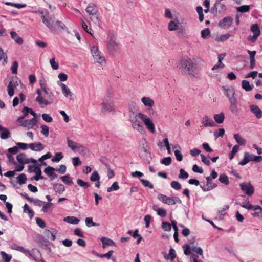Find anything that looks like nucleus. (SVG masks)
<instances>
[{
  "label": "nucleus",
  "instance_id": "338daca9",
  "mask_svg": "<svg viewBox=\"0 0 262 262\" xmlns=\"http://www.w3.org/2000/svg\"><path fill=\"white\" fill-rule=\"evenodd\" d=\"M41 129V133L45 137L49 136V127L46 125H41L40 126Z\"/></svg>",
  "mask_w": 262,
  "mask_h": 262
},
{
  "label": "nucleus",
  "instance_id": "5fc2aeb1",
  "mask_svg": "<svg viewBox=\"0 0 262 262\" xmlns=\"http://www.w3.org/2000/svg\"><path fill=\"white\" fill-rule=\"evenodd\" d=\"M100 177L97 171H94L90 177V180L92 182L98 181L100 180Z\"/></svg>",
  "mask_w": 262,
  "mask_h": 262
},
{
  "label": "nucleus",
  "instance_id": "69168bd1",
  "mask_svg": "<svg viewBox=\"0 0 262 262\" xmlns=\"http://www.w3.org/2000/svg\"><path fill=\"white\" fill-rule=\"evenodd\" d=\"M36 222L37 225L41 228L43 229L46 227V223L45 221L41 218H36Z\"/></svg>",
  "mask_w": 262,
  "mask_h": 262
},
{
  "label": "nucleus",
  "instance_id": "2eb2a0df",
  "mask_svg": "<svg viewBox=\"0 0 262 262\" xmlns=\"http://www.w3.org/2000/svg\"><path fill=\"white\" fill-rule=\"evenodd\" d=\"M16 159L18 162L21 164H27L29 163H36L37 160L32 158H27L26 155L24 153H21L18 155L16 157Z\"/></svg>",
  "mask_w": 262,
  "mask_h": 262
},
{
  "label": "nucleus",
  "instance_id": "c9c22d12",
  "mask_svg": "<svg viewBox=\"0 0 262 262\" xmlns=\"http://www.w3.org/2000/svg\"><path fill=\"white\" fill-rule=\"evenodd\" d=\"M52 206V203L51 202H44L42 206L41 211L44 213L50 214L52 210L51 209Z\"/></svg>",
  "mask_w": 262,
  "mask_h": 262
},
{
  "label": "nucleus",
  "instance_id": "603ef678",
  "mask_svg": "<svg viewBox=\"0 0 262 262\" xmlns=\"http://www.w3.org/2000/svg\"><path fill=\"white\" fill-rule=\"evenodd\" d=\"M61 179L66 184H68L69 185H72L74 183L73 182L70 180V177L69 175H65L61 177Z\"/></svg>",
  "mask_w": 262,
  "mask_h": 262
},
{
  "label": "nucleus",
  "instance_id": "4d7b16f0",
  "mask_svg": "<svg viewBox=\"0 0 262 262\" xmlns=\"http://www.w3.org/2000/svg\"><path fill=\"white\" fill-rule=\"evenodd\" d=\"M140 180L144 187H148L150 189L154 188V185L148 180L143 179H140Z\"/></svg>",
  "mask_w": 262,
  "mask_h": 262
},
{
  "label": "nucleus",
  "instance_id": "a19ab883",
  "mask_svg": "<svg viewBox=\"0 0 262 262\" xmlns=\"http://www.w3.org/2000/svg\"><path fill=\"white\" fill-rule=\"evenodd\" d=\"M85 222L86 226L89 228L99 226V224L94 222L93 221L92 218L91 217H86L85 219Z\"/></svg>",
  "mask_w": 262,
  "mask_h": 262
},
{
  "label": "nucleus",
  "instance_id": "49530a36",
  "mask_svg": "<svg viewBox=\"0 0 262 262\" xmlns=\"http://www.w3.org/2000/svg\"><path fill=\"white\" fill-rule=\"evenodd\" d=\"M177 13L175 12L174 13H172L170 9L168 8H166L164 11V16L165 18L167 19H172L173 17H174V15Z\"/></svg>",
  "mask_w": 262,
  "mask_h": 262
},
{
  "label": "nucleus",
  "instance_id": "a211bd4d",
  "mask_svg": "<svg viewBox=\"0 0 262 262\" xmlns=\"http://www.w3.org/2000/svg\"><path fill=\"white\" fill-rule=\"evenodd\" d=\"M201 123L204 127H213L215 125V122L208 116L205 115L201 120Z\"/></svg>",
  "mask_w": 262,
  "mask_h": 262
},
{
  "label": "nucleus",
  "instance_id": "20e7f679",
  "mask_svg": "<svg viewBox=\"0 0 262 262\" xmlns=\"http://www.w3.org/2000/svg\"><path fill=\"white\" fill-rule=\"evenodd\" d=\"M113 94L111 91H107L101 103V112L103 113H111L115 111L113 101Z\"/></svg>",
  "mask_w": 262,
  "mask_h": 262
},
{
  "label": "nucleus",
  "instance_id": "f257e3e1",
  "mask_svg": "<svg viewBox=\"0 0 262 262\" xmlns=\"http://www.w3.org/2000/svg\"><path fill=\"white\" fill-rule=\"evenodd\" d=\"M129 120L132 127L141 134L145 132L142 123L150 133L154 134L156 132L155 125L152 120L145 114L137 111H130Z\"/></svg>",
  "mask_w": 262,
  "mask_h": 262
},
{
  "label": "nucleus",
  "instance_id": "f704fd0d",
  "mask_svg": "<svg viewBox=\"0 0 262 262\" xmlns=\"http://www.w3.org/2000/svg\"><path fill=\"white\" fill-rule=\"evenodd\" d=\"M53 189L56 193L62 194L65 191V187L61 184H53Z\"/></svg>",
  "mask_w": 262,
  "mask_h": 262
},
{
  "label": "nucleus",
  "instance_id": "e2e57ef3",
  "mask_svg": "<svg viewBox=\"0 0 262 262\" xmlns=\"http://www.w3.org/2000/svg\"><path fill=\"white\" fill-rule=\"evenodd\" d=\"M225 134V130L224 128H220L217 131L214 132V136L215 139L219 137H222Z\"/></svg>",
  "mask_w": 262,
  "mask_h": 262
},
{
  "label": "nucleus",
  "instance_id": "c756f323",
  "mask_svg": "<svg viewBox=\"0 0 262 262\" xmlns=\"http://www.w3.org/2000/svg\"><path fill=\"white\" fill-rule=\"evenodd\" d=\"M140 155L141 157L147 161H149V159L151 158L150 152L144 147L141 149Z\"/></svg>",
  "mask_w": 262,
  "mask_h": 262
},
{
  "label": "nucleus",
  "instance_id": "393cba45",
  "mask_svg": "<svg viewBox=\"0 0 262 262\" xmlns=\"http://www.w3.org/2000/svg\"><path fill=\"white\" fill-rule=\"evenodd\" d=\"M229 101L230 103L229 109L230 111L233 114H237L238 112L237 99H232Z\"/></svg>",
  "mask_w": 262,
  "mask_h": 262
},
{
  "label": "nucleus",
  "instance_id": "de8ad7c7",
  "mask_svg": "<svg viewBox=\"0 0 262 262\" xmlns=\"http://www.w3.org/2000/svg\"><path fill=\"white\" fill-rule=\"evenodd\" d=\"M0 254L4 262H10L12 259L11 255L8 254L4 251H1Z\"/></svg>",
  "mask_w": 262,
  "mask_h": 262
},
{
  "label": "nucleus",
  "instance_id": "6e6d98bb",
  "mask_svg": "<svg viewBox=\"0 0 262 262\" xmlns=\"http://www.w3.org/2000/svg\"><path fill=\"white\" fill-rule=\"evenodd\" d=\"M63 158V155L61 152H56L55 156L52 158V161L58 162Z\"/></svg>",
  "mask_w": 262,
  "mask_h": 262
},
{
  "label": "nucleus",
  "instance_id": "f3484780",
  "mask_svg": "<svg viewBox=\"0 0 262 262\" xmlns=\"http://www.w3.org/2000/svg\"><path fill=\"white\" fill-rule=\"evenodd\" d=\"M43 92V97L44 100L48 102L49 104H51L53 99V94L49 88L42 90Z\"/></svg>",
  "mask_w": 262,
  "mask_h": 262
},
{
  "label": "nucleus",
  "instance_id": "e433bc0d",
  "mask_svg": "<svg viewBox=\"0 0 262 262\" xmlns=\"http://www.w3.org/2000/svg\"><path fill=\"white\" fill-rule=\"evenodd\" d=\"M234 138L236 142L240 145H245L246 143V140L239 134H235L234 135Z\"/></svg>",
  "mask_w": 262,
  "mask_h": 262
},
{
  "label": "nucleus",
  "instance_id": "a18cd8bd",
  "mask_svg": "<svg viewBox=\"0 0 262 262\" xmlns=\"http://www.w3.org/2000/svg\"><path fill=\"white\" fill-rule=\"evenodd\" d=\"M240 205L243 208L249 210H253L255 207V205H253L252 204L250 203L249 201L243 202L241 204H240Z\"/></svg>",
  "mask_w": 262,
  "mask_h": 262
},
{
  "label": "nucleus",
  "instance_id": "a878e982",
  "mask_svg": "<svg viewBox=\"0 0 262 262\" xmlns=\"http://www.w3.org/2000/svg\"><path fill=\"white\" fill-rule=\"evenodd\" d=\"M141 101L145 106L148 107H152L155 104L154 101L148 97H142L141 99Z\"/></svg>",
  "mask_w": 262,
  "mask_h": 262
},
{
  "label": "nucleus",
  "instance_id": "5701e85b",
  "mask_svg": "<svg viewBox=\"0 0 262 262\" xmlns=\"http://www.w3.org/2000/svg\"><path fill=\"white\" fill-rule=\"evenodd\" d=\"M36 93L37 94L38 96L36 98V101L38 102V103L40 105H47L49 104V103L47 101L44 100L43 97L42 95V92L40 90H37Z\"/></svg>",
  "mask_w": 262,
  "mask_h": 262
},
{
  "label": "nucleus",
  "instance_id": "4c0bfd02",
  "mask_svg": "<svg viewBox=\"0 0 262 262\" xmlns=\"http://www.w3.org/2000/svg\"><path fill=\"white\" fill-rule=\"evenodd\" d=\"M63 220L66 222L73 225H76L79 222V220L74 216H67L64 217Z\"/></svg>",
  "mask_w": 262,
  "mask_h": 262
},
{
  "label": "nucleus",
  "instance_id": "473e14b6",
  "mask_svg": "<svg viewBox=\"0 0 262 262\" xmlns=\"http://www.w3.org/2000/svg\"><path fill=\"white\" fill-rule=\"evenodd\" d=\"M11 38L18 45H21L23 43V39L15 32L11 31L10 32Z\"/></svg>",
  "mask_w": 262,
  "mask_h": 262
},
{
  "label": "nucleus",
  "instance_id": "13d9d810",
  "mask_svg": "<svg viewBox=\"0 0 262 262\" xmlns=\"http://www.w3.org/2000/svg\"><path fill=\"white\" fill-rule=\"evenodd\" d=\"M17 181H18V183L20 185H22V184H25L26 183V181L27 180V177H26V176L25 174L21 173V174H19L17 177Z\"/></svg>",
  "mask_w": 262,
  "mask_h": 262
},
{
  "label": "nucleus",
  "instance_id": "58836bf2",
  "mask_svg": "<svg viewBox=\"0 0 262 262\" xmlns=\"http://www.w3.org/2000/svg\"><path fill=\"white\" fill-rule=\"evenodd\" d=\"M100 240L103 244L102 247L103 248H105L106 246L107 245H115V243L113 242V241L107 237H101Z\"/></svg>",
  "mask_w": 262,
  "mask_h": 262
},
{
  "label": "nucleus",
  "instance_id": "72a5a7b5",
  "mask_svg": "<svg viewBox=\"0 0 262 262\" xmlns=\"http://www.w3.org/2000/svg\"><path fill=\"white\" fill-rule=\"evenodd\" d=\"M254 85L250 84V82L246 80H243L242 81V88L246 91L249 92L252 90Z\"/></svg>",
  "mask_w": 262,
  "mask_h": 262
},
{
  "label": "nucleus",
  "instance_id": "c85d7f7f",
  "mask_svg": "<svg viewBox=\"0 0 262 262\" xmlns=\"http://www.w3.org/2000/svg\"><path fill=\"white\" fill-rule=\"evenodd\" d=\"M152 209L155 211H156L157 214L161 217H165L166 215V210L163 208H159L157 205H154L152 206Z\"/></svg>",
  "mask_w": 262,
  "mask_h": 262
},
{
  "label": "nucleus",
  "instance_id": "7ed1b4c3",
  "mask_svg": "<svg viewBox=\"0 0 262 262\" xmlns=\"http://www.w3.org/2000/svg\"><path fill=\"white\" fill-rule=\"evenodd\" d=\"M178 70L184 75L195 76V66L192 61L188 57H184L179 60L177 66Z\"/></svg>",
  "mask_w": 262,
  "mask_h": 262
},
{
  "label": "nucleus",
  "instance_id": "ddd939ff",
  "mask_svg": "<svg viewBox=\"0 0 262 262\" xmlns=\"http://www.w3.org/2000/svg\"><path fill=\"white\" fill-rule=\"evenodd\" d=\"M180 16V13H177L174 15V19L171 20L168 24V29L170 31H176L179 29L180 21L179 17Z\"/></svg>",
  "mask_w": 262,
  "mask_h": 262
},
{
  "label": "nucleus",
  "instance_id": "bb28decb",
  "mask_svg": "<svg viewBox=\"0 0 262 262\" xmlns=\"http://www.w3.org/2000/svg\"><path fill=\"white\" fill-rule=\"evenodd\" d=\"M0 137L2 139H6L10 137V132L5 127L0 125Z\"/></svg>",
  "mask_w": 262,
  "mask_h": 262
},
{
  "label": "nucleus",
  "instance_id": "6e6552de",
  "mask_svg": "<svg viewBox=\"0 0 262 262\" xmlns=\"http://www.w3.org/2000/svg\"><path fill=\"white\" fill-rule=\"evenodd\" d=\"M262 160V157L260 156H256L249 152H245L244 158L239 162L241 165H245L250 161L259 162Z\"/></svg>",
  "mask_w": 262,
  "mask_h": 262
},
{
  "label": "nucleus",
  "instance_id": "dca6fc26",
  "mask_svg": "<svg viewBox=\"0 0 262 262\" xmlns=\"http://www.w3.org/2000/svg\"><path fill=\"white\" fill-rule=\"evenodd\" d=\"M35 118L36 117H33L32 119L24 120V122H22V123L20 124V126L23 127H26L28 129L33 128L37 123V120Z\"/></svg>",
  "mask_w": 262,
  "mask_h": 262
},
{
  "label": "nucleus",
  "instance_id": "4be33fe9",
  "mask_svg": "<svg viewBox=\"0 0 262 262\" xmlns=\"http://www.w3.org/2000/svg\"><path fill=\"white\" fill-rule=\"evenodd\" d=\"M233 19L231 17H225L219 23V26L223 28H228L232 23Z\"/></svg>",
  "mask_w": 262,
  "mask_h": 262
},
{
  "label": "nucleus",
  "instance_id": "f03ea898",
  "mask_svg": "<svg viewBox=\"0 0 262 262\" xmlns=\"http://www.w3.org/2000/svg\"><path fill=\"white\" fill-rule=\"evenodd\" d=\"M41 18L43 24L53 33L62 30H68L67 27L62 22L56 20L52 15L47 13L46 15H43Z\"/></svg>",
  "mask_w": 262,
  "mask_h": 262
},
{
  "label": "nucleus",
  "instance_id": "09e8293b",
  "mask_svg": "<svg viewBox=\"0 0 262 262\" xmlns=\"http://www.w3.org/2000/svg\"><path fill=\"white\" fill-rule=\"evenodd\" d=\"M77 151H78L82 155H86L89 153L88 148L80 144L77 146Z\"/></svg>",
  "mask_w": 262,
  "mask_h": 262
},
{
  "label": "nucleus",
  "instance_id": "864d4df0",
  "mask_svg": "<svg viewBox=\"0 0 262 262\" xmlns=\"http://www.w3.org/2000/svg\"><path fill=\"white\" fill-rule=\"evenodd\" d=\"M119 189V186L117 182H114L111 187L107 188V191L110 192L113 191H117Z\"/></svg>",
  "mask_w": 262,
  "mask_h": 262
},
{
  "label": "nucleus",
  "instance_id": "bf43d9fd",
  "mask_svg": "<svg viewBox=\"0 0 262 262\" xmlns=\"http://www.w3.org/2000/svg\"><path fill=\"white\" fill-rule=\"evenodd\" d=\"M55 170V168L48 166L44 169V172L46 173L49 177H51L53 174Z\"/></svg>",
  "mask_w": 262,
  "mask_h": 262
},
{
  "label": "nucleus",
  "instance_id": "cd10ccee",
  "mask_svg": "<svg viewBox=\"0 0 262 262\" xmlns=\"http://www.w3.org/2000/svg\"><path fill=\"white\" fill-rule=\"evenodd\" d=\"M253 210L257 211L252 213L251 215L253 217L262 219V207L259 205H256Z\"/></svg>",
  "mask_w": 262,
  "mask_h": 262
},
{
  "label": "nucleus",
  "instance_id": "37998d69",
  "mask_svg": "<svg viewBox=\"0 0 262 262\" xmlns=\"http://www.w3.org/2000/svg\"><path fill=\"white\" fill-rule=\"evenodd\" d=\"M15 87V85L13 82L12 81H10L7 87L8 93L10 97H12L14 95V89Z\"/></svg>",
  "mask_w": 262,
  "mask_h": 262
},
{
  "label": "nucleus",
  "instance_id": "9b49d317",
  "mask_svg": "<svg viewBox=\"0 0 262 262\" xmlns=\"http://www.w3.org/2000/svg\"><path fill=\"white\" fill-rule=\"evenodd\" d=\"M222 90L224 94L228 99L229 101L236 99L235 91L234 88L233 86H230L227 87L226 86H222Z\"/></svg>",
  "mask_w": 262,
  "mask_h": 262
},
{
  "label": "nucleus",
  "instance_id": "774afa93",
  "mask_svg": "<svg viewBox=\"0 0 262 262\" xmlns=\"http://www.w3.org/2000/svg\"><path fill=\"white\" fill-rule=\"evenodd\" d=\"M210 34V31L209 28H206L201 31V36L204 39L207 38Z\"/></svg>",
  "mask_w": 262,
  "mask_h": 262
},
{
  "label": "nucleus",
  "instance_id": "6ab92c4d",
  "mask_svg": "<svg viewBox=\"0 0 262 262\" xmlns=\"http://www.w3.org/2000/svg\"><path fill=\"white\" fill-rule=\"evenodd\" d=\"M58 85L61 87V91L64 97L67 98H72L73 94L69 89V88L63 83L60 82Z\"/></svg>",
  "mask_w": 262,
  "mask_h": 262
},
{
  "label": "nucleus",
  "instance_id": "79ce46f5",
  "mask_svg": "<svg viewBox=\"0 0 262 262\" xmlns=\"http://www.w3.org/2000/svg\"><path fill=\"white\" fill-rule=\"evenodd\" d=\"M213 118L216 122L219 124L222 123L224 120V114L223 113H221L218 114H215Z\"/></svg>",
  "mask_w": 262,
  "mask_h": 262
},
{
  "label": "nucleus",
  "instance_id": "3c124183",
  "mask_svg": "<svg viewBox=\"0 0 262 262\" xmlns=\"http://www.w3.org/2000/svg\"><path fill=\"white\" fill-rule=\"evenodd\" d=\"M77 183L79 186L85 188H87L90 186V184L89 182H84L80 179L77 180Z\"/></svg>",
  "mask_w": 262,
  "mask_h": 262
},
{
  "label": "nucleus",
  "instance_id": "680f3d73",
  "mask_svg": "<svg viewBox=\"0 0 262 262\" xmlns=\"http://www.w3.org/2000/svg\"><path fill=\"white\" fill-rule=\"evenodd\" d=\"M162 228L165 231H170L171 229V224L167 222H163Z\"/></svg>",
  "mask_w": 262,
  "mask_h": 262
},
{
  "label": "nucleus",
  "instance_id": "7c9ffc66",
  "mask_svg": "<svg viewBox=\"0 0 262 262\" xmlns=\"http://www.w3.org/2000/svg\"><path fill=\"white\" fill-rule=\"evenodd\" d=\"M67 141L68 146L71 148L73 151H77V146H79V144L77 142H73L72 140L70 139L69 137L67 138Z\"/></svg>",
  "mask_w": 262,
  "mask_h": 262
},
{
  "label": "nucleus",
  "instance_id": "aec40b11",
  "mask_svg": "<svg viewBox=\"0 0 262 262\" xmlns=\"http://www.w3.org/2000/svg\"><path fill=\"white\" fill-rule=\"evenodd\" d=\"M28 147L35 151H40L44 149L43 145L40 142H35L28 145Z\"/></svg>",
  "mask_w": 262,
  "mask_h": 262
},
{
  "label": "nucleus",
  "instance_id": "0eeeda50",
  "mask_svg": "<svg viewBox=\"0 0 262 262\" xmlns=\"http://www.w3.org/2000/svg\"><path fill=\"white\" fill-rule=\"evenodd\" d=\"M91 52L95 61L101 64H105V60L103 54L101 52L98 46H92L90 47Z\"/></svg>",
  "mask_w": 262,
  "mask_h": 262
},
{
  "label": "nucleus",
  "instance_id": "0e129e2a",
  "mask_svg": "<svg viewBox=\"0 0 262 262\" xmlns=\"http://www.w3.org/2000/svg\"><path fill=\"white\" fill-rule=\"evenodd\" d=\"M80 20H81L82 28L87 33L92 35V32H91L92 31V29L90 28H88V25H86V24L84 21V20L82 19H81Z\"/></svg>",
  "mask_w": 262,
  "mask_h": 262
},
{
  "label": "nucleus",
  "instance_id": "39448f33",
  "mask_svg": "<svg viewBox=\"0 0 262 262\" xmlns=\"http://www.w3.org/2000/svg\"><path fill=\"white\" fill-rule=\"evenodd\" d=\"M106 48L111 54L117 53L119 50V45L114 33L109 32L106 39Z\"/></svg>",
  "mask_w": 262,
  "mask_h": 262
},
{
  "label": "nucleus",
  "instance_id": "1a4fd4ad",
  "mask_svg": "<svg viewBox=\"0 0 262 262\" xmlns=\"http://www.w3.org/2000/svg\"><path fill=\"white\" fill-rule=\"evenodd\" d=\"M158 199L162 203L168 205H173L177 203H182V201L178 196L169 197L162 194H159Z\"/></svg>",
  "mask_w": 262,
  "mask_h": 262
},
{
  "label": "nucleus",
  "instance_id": "4468645a",
  "mask_svg": "<svg viewBox=\"0 0 262 262\" xmlns=\"http://www.w3.org/2000/svg\"><path fill=\"white\" fill-rule=\"evenodd\" d=\"M251 30L253 33L252 36H249L248 39L252 42H254L260 34V30L257 24L252 25L251 27Z\"/></svg>",
  "mask_w": 262,
  "mask_h": 262
},
{
  "label": "nucleus",
  "instance_id": "b1692460",
  "mask_svg": "<svg viewBox=\"0 0 262 262\" xmlns=\"http://www.w3.org/2000/svg\"><path fill=\"white\" fill-rule=\"evenodd\" d=\"M11 249L20 251L29 256H32V254L30 253V252L22 246H18L16 244H14L11 246Z\"/></svg>",
  "mask_w": 262,
  "mask_h": 262
},
{
  "label": "nucleus",
  "instance_id": "9d476101",
  "mask_svg": "<svg viewBox=\"0 0 262 262\" xmlns=\"http://www.w3.org/2000/svg\"><path fill=\"white\" fill-rule=\"evenodd\" d=\"M33 165H30L28 166V170L32 172H34L35 176L32 177V180L38 181L40 179H43L44 177L41 175V171L40 167V165L37 162L33 163Z\"/></svg>",
  "mask_w": 262,
  "mask_h": 262
},
{
  "label": "nucleus",
  "instance_id": "f8f14e48",
  "mask_svg": "<svg viewBox=\"0 0 262 262\" xmlns=\"http://www.w3.org/2000/svg\"><path fill=\"white\" fill-rule=\"evenodd\" d=\"M241 190L249 196L252 195L254 192V188L250 182H243L239 184Z\"/></svg>",
  "mask_w": 262,
  "mask_h": 262
},
{
  "label": "nucleus",
  "instance_id": "412c9836",
  "mask_svg": "<svg viewBox=\"0 0 262 262\" xmlns=\"http://www.w3.org/2000/svg\"><path fill=\"white\" fill-rule=\"evenodd\" d=\"M251 112L255 116V117L260 119L262 117V111L256 105H251L250 106Z\"/></svg>",
  "mask_w": 262,
  "mask_h": 262
},
{
  "label": "nucleus",
  "instance_id": "ea45409f",
  "mask_svg": "<svg viewBox=\"0 0 262 262\" xmlns=\"http://www.w3.org/2000/svg\"><path fill=\"white\" fill-rule=\"evenodd\" d=\"M45 232L48 238L54 241L56 239V235L57 233V231L56 230H54L52 232L49 230H46Z\"/></svg>",
  "mask_w": 262,
  "mask_h": 262
},
{
  "label": "nucleus",
  "instance_id": "052dcab7",
  "mask_svg": "<svg viewBox=\"0 0 262 262\" xmlns=\"http://www.w3.org/2000/svg\"><path fill=\"white\" fill-rule=\"evenodd\" d=\"M250 10V7L248 5H243L237 8V11L241 13L247 12Z\"/></svg>",
  "mask_w": 262,
  "mask_h": 262
},
{
  "label": "nucleus",
  "instance_id": "2f4dec72",
  "mask_svg": "<svg viewBox=\"0 0 262 262\" xmlns=\"http://www.w3.org/2000/svg\"><path fill=\"white\" fill-rule=\"evenodd\" d=\"M23 115L21 116L24 118H26L29 113L33 115V117H36L37 114L33 111L32 108H30L27 106L23 108L22 110Z\"/></svg>",
  "mask_w": 262,
  "mask_h": 262
},
{
  "label": "nucleus",
  "instance_id": "423d86ee",
  "mask_svg": "<svg viewBox=\"0 0 262 262\" xmlns=\"http://www.w3.org/2000/svg\"><path fill=\"white\" fill-rule=\"evenodd\" d=\"M85 11L94 23L96 24L100 21L98 8L94 3L91 2L88 4L85 8Z\"/></svg>",
  "mask_w": 262,
  "mask_h": 262
},
{
  "label": "nucleus",
  "instance_id": "c03bdc74",
  "mask_svg": "<svg viewBox=\"0 0 262 262\" xmlns=\"http://www.w3.org/2000/svg\"><path fill=\"white\" fill-rule=\"evenodd\" d=\"M23 211L24 213L28 214L29 217L32 219L34 216V212L29 208V206L27 204H25L23 207Z\"/></svg>",
  "mask_w": 262,
  "mask_h": 262
},
{
  "label": "nucleus",
  "instance_id": "8fccbe9b",
  "mask_svg": "<svg viewBox=\"0 0 262 262\" xmlns=\"http://www.w3.org/2000/svg\"><path fill=\"white\" fill-rule=\"evenodd\" d=\"M219 180L222 183L225 185H228L229 184V181L228 177L225 174H222L220 176Z\"/></svg>",
  "mask_w": 262,
  "mask_h": 262
}]
</instances>
